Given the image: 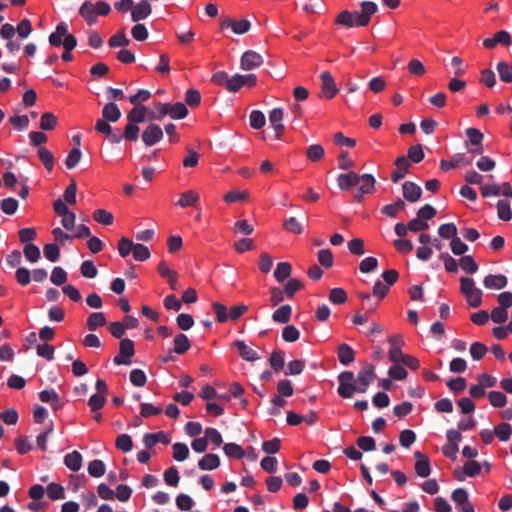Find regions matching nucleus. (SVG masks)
Listing matches in <instances>:
<instances>
[{
	"instance_id": "1",
	"label": "nucleus",
	"mask_w": 512,
	"mask_h": 512,
	"mask_svg": "<svg viewBox=\"0 0 512 512\" xmlns=\"http://www.w3.org/2000/svg\"><path fill=\"white\" fill-rule=\"evenodd\" d=\"M460 292L464 295L470 307L477 308L481 306L483 292L475 286V281L472 278H460Z\"/></svg>"
},
{
	"instance_id": "2",
	"label": "nucleus",
	"mask_w": 512,
	"mask_h": 512,
	"mask_svg": "<svg viewBox=\"0 0 512 512\" xmlns=\"http://www.w3.org/2000/svg\"><path fill=\"white\" fill-rule=\"evenodd\" d=\"M337 379L339 382L337 392L342 398L350 399L354 393H358V386L352 371L341 372Z\"/></svg>"
},
{
	"instance_id": "3",
	"label": "nucleus",
	"mask_w": 512,
	"mask_h": 512,
	"mask_svg": "<svg viewBox=\"0 0 512 512\" xmlns=\"http://www.w3.org/2000/svg\"><path fill=\"white\" fill-rule=\"evenodd\" d=\"M135 354L134 342L131 339H121L119 343V354L113 359L115 365H130L131 358Z\"/></svg>"
},
{
	"instance_id": "4",
	"label": "nucleus",
	"mask_w": 512,
	"mask_h": 512,
	"mask_svg": "<svg viewBox=\"0 0 512 512\" xmlns=\"http://www.w3.org/2000/svg\"><path fill=\"white\" fill-rule=\"evenodd\" d=\"M375 367L370 363H366L357 375L358 393H365L369 385L375 380Z\"/></svg>"
},
{
	"instance_id": "5",
	"label": "nucleus",
	"mask_w": 512,
	"mask_h": 512,
	"mask_svg": "<svg viewBox=\"0 0 512 512\" xmlns=\"http://www.w3.org/2000/svg\"><path fill=\"white\" fill-rule=\"evenodd\" d=\"M361 11L355 12L356 26L365 27L369 24L371 16L378 11V6L372 1H363L360 4Z\"/></svg>"
},
{
	"instance_id": "6",
	"label": "nucleus",
	"mask_w": 512,
	"mask_h": 512,
	"mask_svg": "<svg viewBox=\"0 0 512 512\" xmlns=\"http://www.w3.org/2000/svg\"><path fill=\"white\" fill-rule=\"evenodd\" d=\"M361 183L362 184L353 196L354 201L357 203H361L363 201L364 195L374 192L376 180L372 174L366 173L361 175Z\"/></svg>"
},
{
	"instance_id": "7",
	"label": "nucleus",
	"mask_w": 512,
	"mask_h": 512,
	"mask_svg": "<svg viewBox=\"0 0 512 512\" xmlns=\"http://www.w3.org/2000/svg\"><path fill=\"white\" fill-rule=\"evenodd\" d=\"M321 80V95L327 99H332L338 93L335 79L329 71H324L320 74Z\"/></svg>"
},
{
	"instance_id": "8",
	"label": "nucleus",
	"mask_w": 512,
	"mask_h": 512,
	"mask_svg": "<svg viewBox=\"0 0 512 512\" xmlns=\"http://www.w3.org/2000/svg\"><path fill=\"white\" fill-rule=\"evenodd\" d=\"M163 138V131L157 124L148 125L142 132V141L146 146H153Z\"/></svg>"
},
{
	"instance_id": "9",
	"label": "nucleus",
	"mask_w": 512,
	"mask_h": 512,
	"mask_svg": "<svg viewBox=\"0 0 512 512\" xmlns=\"http://www.w3.org/2000/svg\"><path fill=\"white\" fill-rule=\"evenodd\" d=\"M414 458L416 460L414 465L415 473L421 478L429 477L431 474L429 457L420 451H416L414 453Z\"/></svg>"
},
{
	"instance_id": "10",
	"label": "nucleus",
	"mask_w": 512,
	"mask_h": 512,
	"mask_svg": "<svg viewBox=\"0 0 512 512\" xmlns=\"http://www.w3.org/2000/svg\"><path fill=\"white\" fill-rule=\"evenodd\" d=\"M262 63L263 58L259 53L253 50H248L242 55L240 66L243 70H252L261 66Z\"/></svg>"
},
{
	"instance_id": "11",
	"label": "nucleus",
	"mask_w": 512,
	"mask_h": 512,
	"mask_svg": "<svg viewBox=\"0 0 512 512\" xmlns=\"http://www.w3.org/2000/svg\"><path fill=\"white\" fill-rule=\"evenodd\" d=\"M394 164L396 169L391 173V181L398 183L409 172L411 163L406 156H400L395 160Z\"/></svg>"
},
{
	"instance_id": "12",
	"label": "nucleus",
	"mask_w": 512,
	"mask_h": 512,
	"mask_svg": "<svg viewBox=\"0 0 512 512\" xmlns=\"http://www.w3.org/2000/svg\"><path fill=\"white\" fill-rule=\"evenodd\" d=\"M361 182V176L353 171L341 173L337 177L338 187L343 191H348Z\"/></svg>"
},
{
	"instance_id": "13",
	"label": "nucleus",
	"mask_w": 512,
	"mask_h": 512,
	"mask_svg": "<svg viewBox=\"0 0 512 512\" xmlns=\"http://www.w3.org/2000/svg\"><path fill=\"white\" fill-rule=\"evenodd\" d=\"M482 44L486 49H493L498 44L509 46L511 44V35L505 30H500L494 37L484 39Z\"/></svg>"
},
{
	"instance_id": "14",
	"label": "nucleus",
	"mask_w": 512,
	"mask_h": 512,
	"mask_svg": "<svg viewBox=\"0 0 512 512\" xmlns=\"http://www.w3.org/2000/svg\"><path fill=\"white\" fill-rule=\"evenodd\" d=\"M403 197L408 202H417L422 195V189L419 185L412 181H406L402 185Z\"/></svg>"
},
{
	"instance_id": "15",
	"label": "nucleus",
	"mask_w": 512,
	"mask_h": 512,
	"mask_svg": "<svg viewBox=\"0 0 512 512\" xmlns=\"http://www.w3.org/2000/svg\"><path fill=\"white\" fill-rule=\"evenodd\" d=\"M282 121H283V109L274 108L269 113V122L275 131L276 139H280L281 135L284 132V125H283Z\"/></svg>"
},
{
	"instance_id": "16",
	"label": "nucleus",
	"mask_w": 512,
	"mask_h": 512,
	"mask_svg": "<svg viewBox=\"0 0 512 512\" xmlns=\"http://www.w3.org/2000/svg\"><path fill=\"white\" fill-rule=\"evenodd\" d=\"M152 12L150 3L147 0H142L136 5H133L131 10V18L134 22L146 19Z\"/></svg>"
},
{
	"instance_id": "17",
	"label": "nucleus",
	"mask_w": 512,
	"mask_h": 512,
	"mask_svg": "<svg viewBox=\"0 0 512 512\" xmlns=\"http://www.w3.org/2000/svg\"><path fill=\"white\" fill-rule=\"evenodd\" d=\"M233 346L237 349L240 357L248 362H254L260 359L257 351L248 347L243 340L234 341Z\"/></svg>"
},
{
	"instance_id": "18",
	"label": "nucleus",
	"mask_w": 512,
	"mask_h": 512,
	"mask_svg": "<svg viewBox=\"0 0 512 512\" xmlns=\"http://www.w3.org/2000/svg\"><path fill=\"white\" fill-rule=\"evenodd\" d=\"M508 279L503 274H489L483 280V285L487 289L500 290L507 286Z\"/></svg>"
},
{
	"instance_id": "19",
	"label": "nucleus",
	"mask_w": 512,
	"mask_h": 512,
	"mask_svg": "<svg viewBox=\"0 0 512 512\" xmlns=\"http://www.w3.org/2000/svg\"><path fill=\"white\" fill-rule=\"evenodd\" d=\"M79 15L91 26L97 22L95 3L85 1L79 8Z\"/></svg>"
},
{
	"instance_id": "20",
	"label": "nucleus",
	"mask_w": 512,
	"mask_h": 512,
	"mask_svg": "<svg viewBox=\"0 0 512 512\" xmlns=\"http://www.w3.org/2000/svg\"><path fill=\"white\" fill-rule=\"evenodd\" d=\"M400 342H402V338L400 336H393L389 339V343L392 345V347L389 350L388 356L389 360L394 364L402 363L405 357L400 347L397 346V343Z\"/></svg>"
},
{
	"instance_id": "21",
	"label": "nucleus",
	"mask_w": 512,
	"mask_h": 512,
	"mask_svg": "<svg viewBox=\"0 0 512 512\" xmlns=\"http://www.w3.org/2000/svg\"><path fill=\"white\" fill-rule=\"evenodd\" d=\"M170 440L168 435L164 431H160L157 433H146L143 436V443L146 448L151 449L157 443H163L165 445L169 444Z\"/></svg>"
},
{
	"instance_id": "22",
	"label": "nucleus",
	"mask_w": 512,
	"mask_h": 512,
	"mask_svg": "<svg viewBox=\"0 0 512 512\" xmlns=\"http://www.w3.org/2000/svg\"><path fill=\"white\" fill-rule=\"evenodd\" d=\"M337 356L342 365L348 366L355 360V351L348 344L342 343L338 346Z\"/></svg>"
},
{
	"instance_id": "23",
	"label": "nucleus",
	"mask_w": 512,
	"mask_h": 512,
	"mask_svg": "<svg viewBox=\"0 0 512 512\" xmlns=\"http://www.w3.org/2000/svg\"><path fill=\"white\" fill-rule=\"evenodd\" d=\"M102 119L115 123L121 118V111L114 102L106 103L102 109Z\"/></svg>"
},
{
	"instance_id": "24",
	"label": "nucleus",
	"mask_w": 512,
	"mask_h": 512,
	"mask_svg": "<svg viewBox=\"0 0 512 512\" xmlns=\"http://www.w3.org/2000/svg\"><path fill=\"white\" fill-rule=\"evenodd\" d=\"M462 163L468 165L471 163V160H468L464 153H456L452 156L450 161L441 160L439 166L443 171H449L451 169L456 168L459 164Z\"/></svg>"
},
{
	"instance_id": "25",
	"label": "nucleus",
	"mask_w": 512,
	"mask_h": 512,
	"mask_svg": "<svg viewBox=\"0 0 512 512\" xmlns=\"http://www.w3.org/2000/svg\"><path fill=\"white\" fill-rule=\"evenodd\" d=\"M220 466V458L218 455L209 453L204 455L198 461V467L203 471H211L217 469Z\"/></svg>"
},
{
	"instance_id": "26",
	"label": "nucleus",
	"mask_w": 512,
	"mask_h": 512,
	"mask_svg": "<svg viewBox=\"0 0 512 512\" xmlns=\"http://www.w3.org/2000/svg\"><path fill=\"white\" fill-rule=\"evenodd\" d=\"M199 200L200 196L196 191L188 190L180 195V198L177 201L176 205L182 208L195 207L198 204Z\"/></svg>"
},
{
	"instance_id": "27",
	"label": "nucleus",
	"mask_w": 512,
	"mask_h": 512,
	"mask_svg": "<svg viewBox=\"0 0 512 512\" xmlns=\"http://www.w3.org/2000/svg\"><path fill=\"white\" fill-rule=\"evenodd\" d=\"M173 345H174L173 349L170 350L169 352L170 353L174 352L179 355L186 353L191 347L190 340L183 333H179L174 337Z\"/></svg>"
},
{
	"instance_id": "28",
	"label": "nucleus",
	"mask_w": 512,
	"mask_h": 512,
	"mask_svg": "<svg viewBox=\"0 0 512 512\" xmlns=\"http://www.w3.org/2000/svg\"><path fill=\"white\" fill-rule=\"evenodd\" d=\"M292 315V307L288 304L280 306L272 314V320L277 323L287 324Z\"/></svg>"
},
{
	"instance_id": "29",
	"label": "nucleus",
	"mask_w": 512,
	"mask_h": 512,
	"mask_svg": "<svg viewBox=\"0 0 512 512\" xmlns=\"http://www.w3.org/2000/svg\"><path fill=\"white\" fill-rule=\"evenodd\" d=\"M148 108L146 106H134L133 109L127 114L128 122L136 124L143 123L146 120L147 114L149 115Z\"/></svg>"
},
{
	"instance_id": "30",
	"label": "nucleus",
	"mask_w": 512,
	"mask_h": 512,
	"mask_svg": "<svg viewBox=\"0 0 512 512\" xmlns=\"http://www.w3.org/2000/svg\"><path fill=\"white\" fill-rule=\"evenodd\" d=\"M64 464L69 470L77 472L82 467V455L78 451L68 453L64 457Z\"/></svg>"
},
{
	"instance_id": "31",
	"label": "nucleus",
	"mask_w": 512,
	"mask_h": 512,
	"mask_svg": "<svg viewBox=\"0 0 512 512\" xmlns=\"http://www.w3.org/2000/svg\"><path fill=\"white\" fill-rule=\"evenodd\" d=\"M106 323V317L102 312H93L88 316L86 320V326L90 331H95L97 328L104 326Z\"/></svg>"
},
{
	"instance_id": "32",
	"label": "nucleus",
	"mask_w": 512,
	"mask_h": 512,
	"mask_svg": "<svg viewBox=\"0 0 512 512\" xmlns=\"http://www.w3.org/2000/svg\"><path fill=\"white\" fill-rule=\"evenodd\" d=\"M459 266L467 274H474L478 271L479 266L471 255H464L459 259Z\"/></svg>"
},
{
	"instance_id": "33",
	"label": "nucleus",
	"mask_w": 512,
	"mask_h": 512,
	"mask_svg": "<svg viewBox=\"0 0 512 512\" xmlns=\"http://www.w3.org/2000/svg\"><path fill=\"white\" fill-rule=\"evenodd\" d=\"M335 24L351 28L356 25V15L348 10H344L336 17Z\"/></svg>"
},
{
	"instance_id": "34",
	"label": "nucleus",
	"mask_w": 512,
	"mask_h": 512,
	"mask_svg": "<svg viewBox=\"0 0 512 512\" xmlns=\"http://www.w3.org/2000/svg\"><path fill=\"white\" fill-rule=\"evenodd\" d=\"M129 43L130 40L127 38L124 29L119 30L108 41V45L111 48L126 47L129 45Z\"/></svg>"
},
{
	"instance_id": "35",
	"label": "nucleus",
	"mask_w": 512,
	"mask_h": 512,
	"mask_svg": "<svg viewBox=\"0 0 512 512\" xmlns=\"http://www.w3.org/2000/svg\"><path fill=\"white\" fill-rule=\"evenodd\" d=\"M292 267L288 262H280L274 271V277L278 282H283L291 275Z\"/></svg>"
},
{
	"instance_id": "36",
	"label": "nucleus",
	"mask_w": 512,
	"mask_h": 512,
	"mask_svg": "<svg viewBox=\"0 0 512 512\" xmlns=\"http://www.w3.org/2000/svg\"><path fill=\"white\" fill-rule=\"evenodd\" d=\"M169 111H170L169 116L172 119H176V120L183 119L188 115V109H187L186 105L182 102H177L174 104L169 103Z\"/></svg>"
},
{
	"instance_id": "37",
	"label": "nucleus",
	"mask_w": 512,
	"mask_h": 512,
	"mask_svg": "<svg viewBox=\"0 0 512 512\" xmlns=\"http://www.w3.org/2000/svg\"><path fill=\"white\" fill-rule=\"evenodd\" d=\"M172 449L173 458L178 462H182L189 457V448L185 443L176 442L172 445Z\"/></svg>"
},
{
	"instance_id": "38",
	"label": "nucleus",
	"mask_w": 512,
	"mask_h": 512,
	"mask_svg": "<svg viewBox=\"0 0 512 512\" xmlns=\"http://www.w3.org/2000/svg\"><path fill=\"white\" fill-rule=\"evenodd\" d=\"M494 434L500 441L506 442L512 435V426L507 422H502L495 427Z\"/></svg>"
},
{
	"instance_id": "39",
	"label": "nucleus",
	"mask_w": 512,
	"mask_h": 512,
	"mask_svg": "<svg viewBox=\"0 0 512 512\" xmlns=\"http://www.w3.org/2000/svg\"><path fill=\"white\" fill-rule=\"evenodd\" d=\"M324 155V148L320 144H312L306 149V156L312 162L320 161Z\"/></svg>"
},
{
	"instance_id": "40",
	"label": "nucleus",
	"mask_w": 512,
	"mask_h": 512,
	"mask_svg": "<svg viewBox=\"0 0 512 512\" xmlns=\"http://www.w3.org/2000/svg\"><path fill=\"white\" fill-rule=\"evenodd\" d=\"M285 353L282 350H275L271 353L269 362L271 367L276 371H280L283 369L285 365L284 359Z\"/></svg>"
},
{
	"instance_id": "41",
	"label": "nucleus",
	"mask_w": 512,
	"mask_h": 512,
	"mask_svg": "<svg viewBox=\"0 0 512 512\" xmlns=\"http://www.w3.org/2000/svg\"><path fill=\"white\" fill-rule=\"evenodd\" d=\"M94 220L102 225H111L114 221V216L111 212L105 209H97L93 212Z\"/></svg>"
},
{
	"instance_id": "42",
	"label": "nucleus",
	"mask_w": 512,
	"mask_h": 512,
	"mask_svg": "<svg viewBox=\"0 0 512 512\" xmlns=\"http://www.w3.org/2000/svg\"><path fill=\"white\" fill-rule=\"evenodd\" d=\"M438 234L443 239H450L451 241L457 238V227L454 223L442 224L438 228Z\"/></svg>"
},
{
	"instance_id": "43",
	"label": "nucleus",
	"mask_w": 512,
	"mask_h": 512,
	"mask_svg": "<svg viewBox=\"0 0 512 512\" xmlns=\"http://www.w3.org/2000/svg\"><path fill=\"white\" fill-rule=\"evenodd\" d=\"M23 254H24L25 258L31 263L37 262L41 257V252H40L39 247L33 243L26 244L24 246Z\"/></svg>"
},
{
	"instance_id": "44",
	"label": "nucleus",
	"mask_w": 512,
	"mask_h": 512,
	"mask_svg": "<svg viewBox=\"0 0 512 512\" xmlns=\"http://www.w3.org/2000/svg\"><path fill=\"white\" fill-rule=\"evenodd\" d=\"M47 495L51 500H61L65 498V490L62 485L52 482L47 486Z\"/></svg>"
},
{
	"instance_id": "45",
	"label": "nucleus",
	"mask_w": 512,
	"mask_h": 512,
	"mask_svg": "<svg viewBox=\"0 0 512 512\" xmlns=\"http://www.w3.org/2000/svg\"><path fill=\"white\" fill-rule=\"evenodd\" d=\"M87 470L90 476L99 478L105 474L106 467L102 460L95 459L89 463Z\"/></svg>"
},
{
	"instance_id": "46",
	"label": "nucleus",
	"mask_w": 512,
	"mask_h": 512,
	"mask_svg": "<svg viewBox=\"0 0 512 512\" xmlns=\"http://www.w3.org/2000/svg\"><path fill=\"white\" fill-rule=\"evenodd\" d=\"M223 450L225 454L231 458L242 459L245 456L243 448L236 443H226Z\"/></svg>"
},
{
	"instance_id": "47",
	"label": "nucleus",
	"mask_w": 512,
	"mask_h": 512,
	"mask_svg": "<svg viewBox=\"0 0 512 512\" xmlns=\"http://www.w3.org/2000/svg\"><path fill=\"white\" fill-rule=\"evenodd\" d=\"M38 155L42 163L44 164L45 168L48 171H52L54 166V155L53 153L48 150L46 147H40L38 149Z\"/></svg>"
},
{
	"instance_id": "48",
	"label": "nucleus",
	"mask_w": 512,
	"mask_h": 512,
	"mask_svg": "<svg viewBox=\"0 0 512 512\" xmlns=\"http://www.w3.org/2000/svg\"><path fill=\"white\" fill-rule=\"evenodd\" d=\"M57 125V117L50 112H45L41 116L40 128L45 131L53 130Z\"/></svg>"
},
{
	"instance_id": "49",
	"label": "nucleus",
	"mask_w": 512,
	"mask_h": 512,
	"mask_svg": "<svg viewBox=\"0 0 512 512\" xmlns=\"http://www.w3.org/2000/svg\"><path fill=\"white\" fill-rule=\"evenodd\" d=\"M497 215L503 221H509L512 218V210L510 204L506 200L497 202Z\"/></svg>"
},
{
	"instance_id": "50",
	"label": "nucleus",
	"mask_w": 512,
	"mask_h": 512,
	"mask_svg": "<svg viewBox=\"0 0 512 512\" xmlns=\"http://www.w3.org/2000/svg\"><path fill=\"white\" fill-rule=\"evenodd\" d=\"M304 284L297 278H291L284 286V292L288 298H292L295 293L303 289Z\"/></svg>"
},
{
	"instance_id": "51",
	"label": "nucleus",
	"mask_w": 512,
	"mask_h": 512,
	"mask_svg": "<svg viewBox=\"0 0 512 512\" xmlns=\"http://www.w3.org/2000/svg\"><path fill=\"white\" fill-rule=\"evenodd\" d=\"M155 109H156V112L149 113L150 120L161 121L166 115L170 114L169 103L158 102L155 104Z\"/></svg>"
},
{
	"instance_id": "52",
	"label": "nucleus",
	"mask_w": 512,
	"mask_h": 512,
	"mask_svg": "<svg viewBox=\"0 0 512 512\" xmlns=\"http://www.w3.org/2000/svg\"><path fill=\"white\" fill-rule=\"evenodd\" d=\"M497 72L501 81L505 83L512 82V67L508 65L505 61H500L497 64Z\"/></svg>"
},
{
	"instance_id": "53",
	"label": "nucleus",
	"mask_w": 512,
	"mask_h": 512,
	"mask_svg": "<svg viewBox=\"0 0 512 512\" xmlns=\"http://www.w3.org/2000/svg\"><path fill=\"white\" fill-rule=\"evenodd\" d=\"M140 128L138 124L128 122L124 127L123 136L127 141L135 142L138 140Z\"/></svg>"
},
{
	"instance_id": "54",
	"label": "nucleus",
	"mask_w": 512,
	"mask_h": 512,
	"mask_svg": "<svg viewBox=\"0 0 512 512\" xmlns=\"http://www.w3.org/2000/svg\"><path fill=\"white\" fill-rule=\"evenodd\" d=\"M67 272L62 267H55L52 270L50 281L57 286H61L67 282Z\"/></svg>"
},
{
	"instance_id": "55",
	"label": "nucleus",
	"mask_w": 512,
	"mask_h": 512,
	"mask_svg": "<svg viewBox=\"0 0 512 512\" xmlns=\"http://www.w3.org/2000/svg\"><path fill=\"white\" fill-rule=\"evenodd\" d=\"M43 253L46 259L55 262L60 257V248L55 243H48L43 247Z\"/></svg>"
},
{
	"instance_id": "56",
	"label": "nucleus",
	"mask_w": 512,
	"mask_h": 512,
	"mask_svg": "<svg viewBox=\"0 0 512 512\" xmlns=\"http://www.w3.org/2000/svg\"><path fill=\"white\" fill-rule=\"evenodd\" d=\"M319 263L326 269L331 268L334 263L333 254L330 249H321L317 253Z\"/></svg>"
},
{
	"instance_id": "57",
	"label": "nucleus",
	"mask_w": 512,
	"mask_h": 512,
	"mask_svg": "<svg viewBox=\"0 0 512 512\" xmlns=\"http://www.w3.org/2000/svg\"><path fill=\"white\" fill-rule=\"evenodd\" d=\"M299 337L300 332L294 325H286L282 330V338L285 342H296Z\"/></svg>"
},
{
	"instance_id": "58",
	"label": "nucleus",
	"mask_w": 512,
	"mask_h": 512,
	"mask_svg": "<svg viewBox=\"0 0 512 512\" xmlns=\"http://www.w3.org/2000/svg\"><path fill=\"white\" fill-rule=\"evenodd\" d=\"M249 122L253 129H261L266 123L265 115L259 110H253L250 113Z\"/></svg>"
},
{
	"instance_id": "59",
	"label": "nucleus",
	"mask_w": 512,
	"mask_h": 512,
	"mask_svg": "<svg viewBox=\"0 0 512 512\" xmlns=\"http://www.w3.org/2000/svg\"><path fill=\"white\" fill-rule=\"evenodd\" d=\"M487 351V346L481 342L472 343L469 349L471 357L476 361L482 359Z\"/></svg>"
},
{
	"instance_id": "60",
	"label": "nucleus",
	"mask_w": 512,
	"mask_h": 512,
	"mask_svg": "<svg viewBox=\"0 0 512 512\" xmlns=\"http://www.w3.org/2000/svg\"><path fill=\"white\" fill-rule=\"evenodd\" d=\"M489 402L492 406L502 408L507 403V397L500 391H491L488 394Z\"/></svg>"
},
{
	"instance_id": "61",
	"label": "nucleus",
	"mask_w": 512,
	"mask_h": 512,
	"mask_svg": "<svg viewBox=\"0 0 512 512\" xmlns=\"http://www.w3.org/2000/svg\"><path fill=\"white\" fill-rule=\"evenodd\" d=\"M424 152L421 144H416L408 149V160L413 163H419L424 159Z\"/></svg>"
},
{
	"instance_id": "62",
	"label": "nucleus",
	"mask_w": 512,
	"mask_h": 512,
	"mask_svg": "<svg viewBox=\"0 0 512 512\" xmlns=\"http://www.w3.org/2000/svg\"><path fill=\"white\" fill-rule=\"evenodd\" d=\"M439 258L443 261L444 268L448 273L454 274L458 272L459 263L447 252L441 253Z\"/></svg>"
},
{
	"instance_id": "63",
	"label": "nucleus",
	"mask_w": 512,
	"mask_h": 512,
	"mask_svg": "<svg viewBox=\"0 0 512 512\" xmlns=\"http://www.w3.org/2000/svg\"><path fill=\"white\" fill-rule=\"evenodd\" d=\"M185 102L191 108H196L201 103V94L197 89H188L185 93Z\"/></svg>"
},
{
	"instance_id": "64",
	"label": "nucleus",
	"mask_w": 512,
	"mask_h": 512,
	"mask_svg": "<svg viewBox=\"0 0 512 512\" xmlns=\"http://www.w3.org/2000/svg\"><path fill=\"white\" fill-rule=\"evenodd\" d=\"M115 446L117 449L123 452H129L132 450L133 442L132 438L128 434H121L117 437Z\"/></svg>"
}]
</instances>
